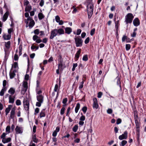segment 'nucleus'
I'll list each match as a JSON object with an SVG mask.
<instances>
[{
	"label": "nucleus",
	"mask_w": 146,
	"mask_h": 146,
	"mask_svg": "<svg viewBox=\"0 0 146 146\" xmlns=\"http://www.w3.org/2000/svg\"><path fill=\"white\" fill-rule=\"evenodd\" d=\"M16 110V108L15 107H14L12 109L11 111L10 115V117L11 119H13L14 118Z\"/></svg>",
	"instance_id": "obj_11"
},
{
	"label": "nucleus",
	"mask_w": 146,
	"mask_h": 146,
	"mask_svg": "<svg viewBox=\"0 0 146 146\" xmlns=\"http://www.w3.org/2000/svg\"><path fill=\"white\" fill-rule=\"evenodd\" d=\"M15 71H11L10 72L9 75L11 79L13 78L15 76Z\"/></svg>",
	"instance_id": "obj_19"
},
{
	"label": "nucleus",
	"mask_w": 146,
	"mask_h": 146,
	"mask_svg": "<svg viewBox=\"0 0 146 146\" xmlns=\"http://www.w3.org/2000/svg\"><path fill=\"white\" fill-rule=\"evenodd\" d=\"M131 46L129 44H126L125 46V48L126 50H129Z\"/></svg>",
	"instance_id": "obj_36"
},
{
	"label": "nucleus",
	"mask_w": 146,
	"mask_h": 146,
	"mask_svg": "<svg viewBox=\"0 0 146 146\" xmlns=\"http://www.w3.org/2000/svg\"><path fill=\"white\" fill-rule=\"evenodd\" d=\"M64 31L62 29H54L50 32V38L51 39H53L56 36L64 34Z\"/></svg>",
	"instance_id": "obj_1"
},
{
	"label": "nucleus",
	"mask_w": 146,
	"mask_h": 146,
	"mask_svg": "<svg viewBox=\"0 0 146 146\" xmlns=\"http://www.w3.org/2000/svg\"><path fill=\"white\" fill-rule=\"evenodd\" d=\"M16 133L17 134H22L23 131V129L22 127H19L18 126L16 127L15 129Z\"/></svg>",
	"instance_id": "obj_10"
},
{
	"label": "nucleus",
	"mask_w": 146,
	"mask_h": 146,
	"mask_svg": "<svg viewBox=\"0 0 146 146\" xmlns=\"http://www.w3.org/2000/svg\"><path fill=\"white\" fill-rule=\"evenodd\" d=\"M134 17L131 13H129L125 17V22L126 24L131 23H132Z\"/></svg>",
	"instance_id": "obj_4"
},
{
	"label": "nucleus",
	"mask_w": 146,
	"mask_h": 146,
	"mask_svg": "<svg viewBox=\"0 0 146 146\" xmlns=\"http://www.w3.org/2000/svg\"><path fill=\"white\" fill-rule=\"evenodd\" d=\"M34 33L35 34L38 35L39 33V30L38 29H36L34 31Z\"/></svg>",
	"instance_id": "obj_48"
},
{
	"label": "nucleus",
	"mask_w": 146,
	"mask_h": 146,
	"mask_svg": "<svg viewBox=\"0 0 146 146\" xmlns=\"http://www.w3.org/2000/svg\"><path fill=\"white\" fill-rule=\"evenodd\" d=\"M12 107V106L11 105H9L8 106V107L5 110V114L6 115H7L9 113L10 110H11V108Z\"/></svg>",
	"instance_id": "obj_16"
},
{
	"label": "nucleus",
	"mask_w": 146,
	"mask_h": 146,
	"mask_svg": "<svg viewBox=\"0 0 146 146\" xmlns=\"http://www.w3.org/2000/svg\"><path fill=\"white\" fill-rule=\"evenodd\" d=\"M82 110L83 112L85 113L87 110V108L86 107H84L82 108Z\"/></svg>",
	"instance_id": "obj_55"
},
{
	"label": "nucleus",
	"mask_w": 146,
	"mask_h": 146,
	"mask_svg": "<svg viewBox=\"0 0 146 146\" xmlns=\"http://www.w3.org/2000/svg\"><path fill=\"white\" fill-rule=\"evenodd\" d=\"M24 108L26 110L28 111L29 109V101L25 99L23 100Z\"/></svg>",
	"instance_id": "obj_7"
},
{
	"label": "nucleus",
	"mask_w": 146,
	"mask_h": 146,
	"mask_svg": "<svg viewBox=\"0 0 146 146\" xmlns=\"http://www.w3.org/2000/svg\"><path fill=\"white\" fill-rule=\"evenodd\" d=\"M37 100L38 102H36V106L40 107L41 105L42 104L43 101V96L42 95H39L36 96Z\"/></svg>",
	"instance_id": "obj_3"
},
{
	"label": "nucleus",
	"mask_w": 146,
	"mask_h": 146,
	"mask_svg": "<svg viewBox=\"0 0 146 146\" xmlns=\"http://www.w3.org/2000/svg\"><path fill=\"white\" fill-rule=\"evenodd\" d=\"M31 9L32 7L31 6H27L26 7L25 11L26 12H29Z\"/></svg>",
	"instance_id": "obj_28"
},
{
	"label": "nucleus",
	"mask_w": 146,
	"mask_h": 146,
	"mask_svg": "<svg viewBox=\"0 0 146 146\" xmlns=\"http://www.w3.org/2000/svg\"><path fill=\"white\" fill-rule=\"evenodd\" d=\"M121 120L119 118L117 120L116 123L117 124H119L121 123Z\"/></svg>",
	"instance_id": "obj_59"
},
{
	"label": "nucleus",
	"mask_w": 146,
	"mask_h": 146,
	"mask_svg": "<svg viewBox=\"0 0 146 146\" xmlns=\"http://www.w3.org/2000/svg\"><path fill=\"white\" fill-rule=\"evenodd\" d=\"M112 110L111 109H108L107 110V113L108 114L112 113Z\"/></svg>",
	"instance_id": "obj_53"
},
{
	"label": "nucleus",
	"mask_w": 146,
	"mask_h": 146,
	"mask_svg": "<svg viewBox=\"0 0 146 146\" xmlns=\"http://www.w3.org/2000/svg\"><path fill=\"white\" fill-rule=\"evenodd\" d=\"M11 44V42L8 41L7 42H5V46L6 48L7 49L10 48Z\"/></svg>",
	"instance_id": "obj_21"
},
{
	"label": "nucleus",
	"mask_w": 146,
	"mask_h": 146,
	"mask_svg": "<svg viewBox=\"0 0 146 146\" xmlns=\"http://www.w3.org/2000/svg\"><path fill=\"white\" fill-rule=\"evenodd\" d=\"M12 66L15 68H17L18 66L17 63V62H15Z\"/></svg>",
	"instance_id": "obj_52"
},
{
	"label": "nucleus",
	"mask_w": 146,
	"mask_h": 146,
	"mask_svg": "<svg viewBox=\"0 0 146 146\" xmlns=\"http://www.w3.org/2000/svg\"><path fill=\"white\" fill-rule=\"evenodd\" d=\"M45 114L44 110L42 111L40 114V118L44 117L45 116Z\"/></svg>",
	"instance_id": "obj_29"
},
{
	"label": "nucleus",
	"mask_w": 146,
	"mask_h": 146,
	"mask_svg": "<svg viewBox=\"0 0 146 146\" xmlns=\"http://www.w3.org/2000/svg\"><path fill=\"white\" fill-rule=\"evenodd\" d=\"M78 128V125H75L73 128V131L74 132H76L77 131Z\"/></svg>",
	"instance_id": "obj_31"
},
{
	"label": "nucleus",
	"mask_w": 146,
	"mask_h": 146,
	"mask_svg": "<svg viewBox=\"0 0 146 146\" xmlns=\"http://www.w3.org/2000/svg\"><path fill=\"white\" fill-rule=\"evenodd\" d=\"M81 32V30L80 29H78L77 30L76 35H80Z\"/></svg>",
	"instance_id": "obj_58"
},
{
	"label": "nucleus",
	"mask_w": 146,
	"mask_h": 146,
	"mask_svg": "<svg viewBox=\"0 0 146 146\" xmlns=\"http://www.w3.org/2000/svg\"><path fill=\"white\" fill-rule=\"evenodd\" d=\"M74 40L77 47H80L82 46L83 40L79 36L75 37Z\"/></svg>",
	"instance_id": "obj_6"
},
{
	"label": "nucleus",
	"mask_w": 146,
	"mask_h": 146,
	"mask_svg": "<svg viewBox=\"0 0 146 146\" xmlns=\"http://www.w3.org/2000/svg\"><path fill=\"white\" fill-rule=\"evenodd\" d=\"M115 80L116 81L117 85L119 87H120L121 82L119 77H117L116 78Z\"/></svg>",
	"instance_id": "obj_24"
},
{
	"label": "nucleus",
	"mask_w": 146,
	"mask_h": 146,
	"mask_svg": "<svg viewBox=\"0 0 146 146\" xmlns=\"http://www.w3.org/2000/svg\"><path fill=\"white\" fill-rule=\"evenodd\" d=\"M6 88H3L1 91L0 92V96H3L4 94V92L6 91Z\"/></svg>",
	"instance_id": "obj_22"
},
{
	"label": "nucleus",
	"mask_w": 146,
	"mask_h": 146,
	"mask_svg": "<svg viewBox=\"0 0 146 146\" xmlns=\"http://www.w3.org/2000/svg\"><path fill=\"white\" fill-rule=\"evenodd\" d=\"M127 39H128V38H127L126 36L123 35L122 38V42L125 41V40H126V41H127Z\"/></svg>",
	"instance_id": "obj_35"
},
{
	"label": "nucleus",
	"mask_w": 146,
	"mask_h": 146,
	"mask_svg": "<svg viewBox=\"0 0 146 146\" xmlns=\"http://www.w3.org/2000/svg\"><path fill=\"white\" fill-rule=\"evenodd\" d=\"M127 132L126 131H124L122 135H120L119 137V139L120 140L123 139H126L127 137Z\"/></svg>",
	"instance_id": "obj_8"
},
{
	"label": "nucleus",
	"mask_w": 146,
	"mask_h": 146,
	"mask_svg": "<svg viewBox=\"0 0 146 146\" xmlns=\"http://www.w3.org/2000/svg\"><path fill=\"white\" fill-rule=\"evenodd\" d=\"M10 127L9 126H7V127L6 129V131L7 133H9L10 132Z\"/></svg>",
	"instance_id": "obj_38"
},
{
	"label": "nucleus",
	"mask_w": 146,
	"mask_h": 146,
	"mask_svg": "<svg viewBox=\"0 0 146 146\" xmlns=\"http://www.w3.org/2000/svg\"><path fill=\"white\" fill-rule=\"evenodd\" d=\"M93 107L94 108L97 109L98 107V100L96 98H94L93 99Z\"/></svg>",
	"instance_id": "obj_9"
},
{
	"label": "nucleus",
	"mask_w": 146,
	"mask_h": 146,
	"mask_svg": "<svg viewBox=\"0 0 146 146\" xmlns=\"http://www.w3.org/2000/svg\"><path fill=\"white\" fill-rule=\"evenodd\" d=\"M134 25L135 26H137L139 25L140 22L139 19L138 18H135L133 21Z\"/></svg>",
	"instance_id": "obj_13"
},
{
	"label": "nucleus",
	"mask_w": 146,
	"mask_h": 146,
	"mask_svg": "<svg viewBox=\"0 0 146 146\" xmlns=\"http://www.w3.org/2000/svg\"><path fill=\"white\" fill-rule=\"evenodd\" d=\"M29 21V28H32L35 24V22L33 20L32 17H29L27 19L25 20V22L27 24H28Z\"/></svg>",
	"instance_id": "obj_5"
},
{
	"label": "nucleus",
	"mask_w": 146,
	"mask_h": 146,
	"mask_svg": "<svg viewBox=\"0 0 146 146\" xmlns=\"http://www.w3.org/2000/svg\"><path fill=\"white\" fill-rule=\"evenodd\" d=\"M15 92V89L13 88H11L8 91V93L11 95H13Z\"/></svg>",
	"instance_id": "obj_20"
},
{
	"label": "nucleus",
	"mask_w": 146,
	"mask_h": 146,
	"mask_svg": "<svg viewBox=\"0 0 146 146\" xmlns=\"http://www.w3.org/2000/svg\"><path fill=\"white\" fill-rule=\"evenodd\" d=\"M102 95V93L101 92H100L98 93V98H100Z\"/></svg>",
	"instance_id": "obj_63"
},
{
	"label": "nucleus",
	"mask_w": 146,
	"mask_h": 146,
	"mask_svg": "<svg viewBox=\"0 0 146 146\" xmlns=\"http://www.w3.org/2000/svg\"><path fill=\"white\" fill-rule=\"evenodd\" d=\"M33 141L35 143H37L38 142L37 139L36 138L35 135H33Z\"/></svg>",
	"instance_id": "obj_34"
},
{
	"label": "nucleus",
	"mask_w": 146,
	"mask_h": 146,
	"mask_svg": "<svg viewBox=\"0 0 146 146\" xmlns=\"http://www.w3.org/2000/svg\"><path fill=\"white\" fill-rule=\"evenodd\" d=\"M85 119V116L83 115H82L80 118V120L81 121H84Z\"/></svg>",
	"instance_id": "obj_50"
},
{
	"label": "nucleus",
	"mask_w": 146,
	"mask_h": 146,
	"mask_svg": "<svg viewBox=\"0 0 146 146\" xmlns=\"http://www.w3.org/2000/svg\"><path fill=\"white\" fill-rule=\"evenodd\" d=\"M65 110V108L64 107L62 108L60 110V114L63 115L64 113V111Z\"/></svg>",
	"instance_id": "obj_45"
},
{
	"label": "nucleus",
	"mask_w": 146,
	"mask_h": 146,
	"mask_svg": "<svg viewBox=\"0 0 146 146\" xmlns=\"http://www.w3.org/2000/svg\"><path fill=\"white\" fill-rule=\"evenodd\" d=\"M11 140V138L9 137L7 138H3L2 140V142L3 143H5L10 141Z\"/></svg>",
	"instance_id": "obj_18"
},
{
	"label": "nucleus",
	"mask_w": 146,
	"mask_h": 146,
	"mask_svg": "<svg viewBox=\"0 0 146 146\" xmlns=\"http://www.w3.org/2000/svg\"><path fill=\"white\" fill-rule=\"evenodd\" d=\"M58 84H56L55 85V87L54 88V90L55 92H56L58 90Z\"/></svg>",
	"instance_id": "obj_44"
},
{
	"label": "nucleus",
	"mask_w": 146,
	"mask_h": 146,
	"mask_svg": "<svg viewBox=\"0 0 146 146\" xmlns=\"http://www.w3.org/2000/svg\"><path fill=\"white\" fill-rule=\"evenodd\" d=\"M95 29L94 28L91 30L90 31V35L91 36H93L94 33Z\"/></svg>",
	"instance_id": "obj_46"
},
{
	"label": "nucleus",
	"mask_w": 146,
	"mask_h": 146,
	"mask_svg": "<svg viewBox=\"0 0 146 146\" xmlns=\"http://www.w3.org/2000/svg\"><path fill=\"white\" fill-rule=\"evenodd\" d=\"M62 66L63 64L62 62H59L58 64V69H62Z\"/></svg>",
	"instance_id": "obj_32"
},
{
	"label": "nucleus",
	"mask_w": 146,
	"mask_h": 146,
	"mask_svg": "<svg viewBox=\"0 0 146 146\" xmlns=\"http://www.w3.org/2000/svg\"><path fill=\"white\" fill-rule=\"evenodd\" d=\"M136 127L137 131H139V124L137 121H135Z\"/></svg>",
	"instance_id": "obj_30"
},
{
	"label": "nucleus",
	"mask_w": 146,
	"mask_h": 146,
	"mask_svg": "<svg viewBox=\"0 0 146 146\" xmlns=\"http://www.w3.org/2000/svg\"><path fill=\"white\" fill-rule=\"evenodd\" d=\"M27 89H25V88H22L21 91V94H24L25 93L26 91H27Z\"/></svg>",
	"instance_id": "obj_33"
},
{
	"label": "nucleus",
	"mask_w": 146,
	"mask_h": 146,
	"mask_svg": "<svg viewBox=\"0 0 146 146\" xmlns=\"http://www.w3.org/2000/svg\"><path fill=\"white\" fill-rule=\"evenodd\" d=\"M119 21H117L115 22V27L116 30H117L119 26Z\"/></svg>",
	"instance_id": "obj_39"
},
{
	"label": "nucleus",
	"mask_w": 146,
	"mask_h": 146,
	"mask_svg": "<svg viewBox=\"0 0 146 146\" xmlns=\"http://www.w3.org/2000/svg\"><path fill=\"white\" fill-rule=\"evenodd\" d=\"M81 50L80 49L76 52L75 54V57L77 58V60H78L79 57V55L81 52Z\"/></svg>",
	"instance_id": "obj_27"
},
{
	"label": "nucleus",
	"mask_w": 146,
	"mask_h": 146,
	"mask_svg": "<svg viewBox=\"0 0 146 146\" xmlns=\"http://www.w3.org/2000/svg\"><path fill=\"white\" fill-rule=\"evenodd\" d=\"M13 31V29L12 28H10L8 29V34H10L11 35V33Z\"/></svg>",
	"instance_id": "obj_56"
},
{
	"label": "nucleus",
	"mask_w": 146,
	"mask_h": 146,
	"mask_svg": "<svg viewBox=\"0 0 146 146\" xmlns=\"http://www.w3.org/2000/svg\"><path fill=\"white\" fill-rule=\"evenodd\" d=\"M15 98V96L12 97L10 95L9 97V103L13 104L14 102Z\"/></svg>",
	"instance_id": "obj_14"
},
{
	"label": "nucleus",
	"mask_w": 146,
	"mask_h": 146,
	"mask_svg": "<svg viewBox=\"0 0 146 146\" xmlns=\"http://www.w3.org/2000/svg\"><path fill=\"white\" fill-rule=\"evenodd\" d=\"M90 38L89 37H87L84 41V42L86 44H88Z\"/></svg>",
	"instance_id": "obj_54"
},
{
	"label": "nucleus",
	"mask_w": 146,
	"mask_h": 146,
	"mask_svg": "<svg viewBox=\"0 0 146 146\" xmlns=\"http://www.w3.org/2000/svg\"><path fill=\"white\" fill-rule=\"evenodd\" d=\"M80 105L79 103H78L77 104L75 108V112L76 113H77L78 112V110L80 108Z\"/></svg>",
	"instance_id": "obj_26"
},
{
	"label": "nucleus",
	"mask_w": 146,
	"mask_h": 146,
	"mask_svg": "<svg viewBox=\"0 0 146 146\" xmlns=\"http://www.w3.org/2000/svg\"><path fill=\"white\" fill-rule=\"evenodd\" d=\"M136 35V32H133L132 34H131V36L132 37H134Z\"/></svg>",
	"instance_id": "obj_60"
},
{
	"label": "nucleus",
	"mask_w": 146,
	"mask_h": 146,
	"mask_svg": "<svg viewBox=\"0 0 146 146\" xmlns=\"http://www.w3.org/2000/svg\"><path fill=\"white\" fill-rule=\"evenodd\" d=\"M3 37L5 40H9L11 38V35L5 34L3 35Z\"/></svg>",
	"instance_id": "obj_12"
},
{
	"label": "nucleus",
	"mask_w": 146,
	"mask_h": 146,
	"mask_svg": "<svg viewBox=\"0 0 146 146\" xmlns=\"http://www.w3.org/2000/svg\"><path fill=\"white\" fill-rule=\"evenodd\" d=\"M47 40H48L47 38H45L43 39L42 42H43L44 43H46L47 42Z\"/></svg>",
	"instance_id": "obj_61"
},
{
	"label": "nucleus",
	"mask_w": 146,
	"mask_h": 146,
	"mask_svg": "<svg viewBox=\"0 0 146 146\" xmlns=\"http://www.w3.org/2000/svg\"><path fill=\"white\" fill-rule=\"evenodd\" d=\"M38 36L36 35H34L33 37V39L34 40L36 41L38 39Z\"/></svg>",
	"instance_id": "obj_49"
},
{
	"label": "nucleus",
	"mask_w": 146,
	"mask_h": 146,
	"mask_svg": "<svg viewBox=\"0 0 146 146\" xmlns=\"http://www.w3.org/2000/svg\"><path fill=\"white\" fill-rule=\"evenodd\" d=\"M6 134L5 133H3V134L1 135V138H5V137Z\"/></svg>",
	"instance_id": "obj_62"
},
{
	"label": "nucleus",
	"mask_w": 146,
	"mask_h": 146,
	"mask_svg": "<svg viewBox=\"0 0 146 146\" xmlns=\"http://www.w3.org/2000/svg\"><path fill=\"white\" fill-rule=\"evenodd\" d=\"M6 83H7V82L6 80H3V88H6V87H5V86L6 85Z\"/></svg>",
	"instance_id": "obj_57"
},
{
	"label": "nucleus",
	"mask_w": 146,
	"mask_h": 146,
	"mask_svg": "<svg viewBox=\"0 0 146 146\" xmlns=\"http://www.w3.org/2000/svg\"><path fill=\"white\" fill-rule=\"evenodd\" d=\"M55 20H56V21L57 23L60 20V18L59 17L58 15L56 16L55 17Z\"/></svg>",
	"instance_id": "obj_43"
},
{
	"label": "nucleus",
	"mask_w": 146,
	"mask_h": 146,
	"mask_svg": "<svg viewBox=\"0 0 146 146\" xmlns=\"http://www.w3.org/2000/svg\"><path fill=\"white\" fill-rule=\"evenodd\" d=\"M65 33L69 34L72 31V29L70 27H66L65 29Z\"/></svg>",
	"instance_id": "obj_17"
},
{
	"label": "nucleus",
	"mask_w": 146,
	"mask_h": 146,
	"mask_svg": "<svg viewBox=\"0 0 146 146\" xmlns=\"http://www.w3.org/2000/svg\"><path fill=\"white\" fill-rule=\"evenodd\" d=\"M9 14V12L8 11H6V12L4 14L3 18V21L4 22L6 21L7 19L8 16Z\"/></svg>",
	"instance_id": "obj_15"
},
{
	"label": "nucleus",
	"mask_w": 146,
	"mask_h": 146,
	"mask_svg": "<svg viewBox=\"0 0 146 146\" xmlns=\"http://www.w3.org/2000/svg\"><path fill=\"white\" fill-rule=\"evenodd\" d=\"M94 6L92 3H90L87 6L88 17L90 19L92 17L93 11Z\"/></svg>",
	"instance_id": "obj_2"
},
{
	"label": "nucleus",
	"mask_w": 146,
	"mask_h": 146,
	"mask_svg": "<svg viewBox=\"0 0 146 146\" xmlns=\"http://www.w3.org/2000/svg\"><path fill=\"white\" fill-rule=\"evenodd\" d=\"M16 104L17 105H20L21 104V101L19 100H17L16 101Z\"/></svg>",
	"instance_id": "obj_37"
},
{
	"label": "nucleus",
	"mask_w": 146,
	"mask_h": 146,
	"mask_svg": "<svg viewBox=\"0 0 146 146\" xmlns=\"http://www.w3.org/2000/svg\"><path fill=\"white\" fill-rule=\"evenodd\" d=\"M19 59V57L18 55L17 54H15L14 56V59L15 61H17Z\"/></svg>",
	"instance_id": "obj_51"
},
{
	"label": "nucleus",
	"mask_w": 146,
	"mask_h": 146,
	"mask_svg": "<svg viewBox=\"0 0 146 146\" xmlns=\"http://www.w3.org/2000/svg\"><path fill=\"white\" fill-rule=\"evenodd\" d=\"M38 19L40 20H41L44 18V16L41 13H40L38 15Z\"/></svg>",
	"instance_id": "obj_23"
},
{
	"label": "nucleus",
	"mask_w": 146,
	"mask_h": 146,
	"mask_svg": "<svg viewBox=\"0 0 146 146\" xmlns=\"http://www.w3.org/2000/svg\"><path fill=\"white\" fill-rule=\"evenodd\" d=\"M67 101V98H65L63 99L62 101V103L64 104H65Z\"/></svg>",
	"instance_id": "obj_64"
},
{
	"label": "nucleus",
	"mask_w": 146,
	"mask_h": 146,
	"mask_svg": "<svg viewBox=\"0 0 146 146\" xmlns=\"http://www.w3.org/2000/svg\"><path fill=\"white\" fill-rule=\"evenodd\" d=\"M127 142L126 140H123L121 142V145L122 146H124L125 144H127Z\"/></svg>",
	"instance_id": "obj_42"
},
{
	"label": "nucleus",
	"mask_w": 146,
	"mask_h": 146,
	"mask_svg": "<svg viewBox=\"0 0 146 146\" xmlns=\"http://www.w3.org/2000/svg\"><path fill=\"white\" fill-rule=\"evenodd\" d=\"M44 4V0H41L40 3H39V5L41 7H42L43 6Z\"/></svg>",
	"instance_id": "obj_47"
},
{
	"label": "nucleus",
	"mask_w": 146,
	"mask_h": 146,
	"mask_svg": "<svg viewBox=\"0 0 146 146\" xmlns=\"http://www.w3.org/2000/svg\"><path fill=\"white\" fill-rule=\"evenodd\" d=\"M39 47L38 46H35L33 45H32L31 46V49L32 50H34L36 49V50H37L38 49Z\"/></svg>",
	"instance_id": "obj_41"
},
{
	"label": "nucleus",
	"mask_w": 146,
	"mask_h": 146,
	"mask_svg": "<svg viewBox=\"0 0 146 146\" xmlns=\"http://www.w3.org/2000/svg\"><path fill=\"white\" fill-rule=\"evenodd\" d=\"M23 88L26 89L28 88V83L27 81H23Z\"/></svg>",
	"instance_id": "obj_25"
},
{
	"label": "nucleus",
	"mask_w": 146,
	"mask_h": 146,
	"mask_svg": "<svg viewBox=\"0 0 146 146\" xmlns=\"http://www.w3.org/2000/svg\"><path fill=\"white\" fill-rule=\"evenodd\" d=\"M82 60L84 61H86L88 60V58L87 55H85L82 58Z\"/></svg>",
	"instance_id": "obj_40"
}]
</instances>
